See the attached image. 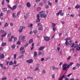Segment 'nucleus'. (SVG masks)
<instances>
[{
    "instance_id": "1",
    "label": "nucleus",
    "mask_w": 80,
    "mask_h": 80,
    "mask_svg": "<svg viewBox=\"0 0 80 80\" xmlns=\"http://www.w3.org/2000/svg\"><path fill=\"white\" fill-rule=\"evenodd\" d=\"M70 65L69 64H68L67 67V64H64L62 66L63 70H64V71H65V70H68V69H67V68H70Z\"/></svg>"
},
{
    "instance_id": "2",
    "label": "nucleus",
    "mask_w": 80,
    "mask_h": 80,
    "mask_svg": "<svg viewBox=\"0 0 80 80\" xmlns=\"http://www.w3.org/2000/svg\"><path fill=\"white\" fill-rule=\"evenodd\" d=\"M47 15L45 14V12L44 11H41L40 12V17L41 18H46Z\"/></svg>"
},
{
    "instance_id": "3",
    "label": "nucleus",
    "mask_w": 80,
    "mask_h": 80,
    "mask_svg": "<svg viewBox=\"0 0 80 80\" xmlns=\"http://www.w3.org/2000/svg\"><path fill=\"white\" fill-rule=\"evenodd\" d=\"M43 38L44 40H45V41H49L50 39V37L48 36H44Z\"/></svg>"
},
{
    "instance_id": "4",
    "label": "nucleus",
    "mask_w": 80,
    "mask_h": 80,
    "mask_svg": "<svg viewBox=\"0 0 80 80\" xmlns=\"http://www.w3.org/2000/svg\"><path fill=\"white\" fill-rule=\"evenodd\" d=\"M17 5H15L14 6H12V8H11V10H15L17 8Z\"/></svg>"
},
{
    "instance_id": "5",
    "label": "nucleus",
    "mask_w": 80,
    "mask_h": 80,
    "mask_svg": "<svg viewBox=\"0 0 80 80\" xmlns=\"http://www.w3.org/2000/svg\"><path fill=\"white\" fill-rule=\"evenodd\" d=\"M33 62V60L32 59H30L29 60H28L26 61V62L28 63H31Z\"/></svg>"
},
{
    "instance_id": "6",
    "label": "nucleus",
    "mask_w": 80,
    "mask_h": 80,
    "mask_svg": "<svg viewBox=\"0 0 80 80\" xmlns=\"http://www.w3.org/2000/svg\"><path fill=\"white\" fill-rule=\"evenodd\" d=\"M4 57H5V56L3 54H2L1 55L0 54V59H2V58H3Z\"/></svg>"
},
{
    "instance_id": "7",
    "label": "nucleus",
    "mask_w": 80,
    "mask_h": 80,
    "mask_svg": "<svg viewBox=\"0 0 80 80\" xmlns=\"http://www.w3.org/2000/svg\"><path fill=\"white\" fill-rule=\"evenodd\" d=\"M26 5L27 6V7L28 8L30 7V6H31V5L30 4V3L29 2H28L26 3Z\"/></svg>"
},
{
    "instance_id": "8",
    "label": "nucleus",
    "mask_w": 80,
    "mask_h": 80,
    "mask_svg": "<svg viewBox=\"0 0 80 80\" xmlns=\"http://www.w3.org/2000/svg\"><path fill=\"white\" fill-rule=\"evenodd\" d=\"M45 48V47L44 46H42L40 47L38 49L39 50H43Z\"/></svg>"
},
{
    "instance_id": "9",
    "label": "nucleus",
    "mask_w": 80,
    "mask_h": 80,
    "mask_svg": "<svg viewBox=\"0 0 80 80\" xmlns=\"http://www.w3.org/2000/svg\"><path fill=\"white\" fill-rule=\"evenodd\" d=\"M37 55V52L35 51L34 52V55L33 57L35 58L36 57V56Z\"/></svg>"
},
{
    "instance_id": "10",
    "label": "nucleus",
    "mask_w": 80,
    "mask_h": 80,
    "mask_svg": "<svg viewBox=\"0 0 80 80\" xmlns=\"http://www.w3.org/2000/svg\"><path fill=\"white\" fill-rule=\"evenodd\" d=\"M76 8H80V5L77 4L75 7Z\"/></svg>"
},
{
    "instance_id": "11",
    "label": "nucleus",
    "mask_w": 80,
    "mask_h": 80,
    "mask_svg": "<svg viewBox=\"0 0 80 80\" xmlns=\"http://www.w3.org/2000/svg\"><path fill=\"white\" fill-rule=\"evenodd\" d=\"M2 10L3 12H5V11H7V8H2Z\"/></svg>"
},
{
    "instance_id": "12",
    "label": "nucleus",
    "mask_w": 80,
    "mask_h": 80,
    "mask_svg": "<svg viewBox=\"0 0 80 80\" xmlns=\"http://www.w3.org/2000/svg\"><path fill=\"white\" fill-rule=\"evenodd\" d=\"M12 15L13 18H15V17L17 18V16H16V15H15V13H12Z\"/></svg>"
},
{
    "instance_id": "13",
    "label": "nucleus",
    "mask_w": 80,
    "mask_h": 80,
    "mask_svg": "<svg viewBox=\"0 0 80 80\" xmlns=\"http://www.w3.org/2000/svg\"><path fill=\"white\" fill-rule=\"evenodd\" d=\"M8 26V24L7 23H6L4 24V27H7Z\"/></svg>"
},
{
    "instance_id": "14",
    "label": "nucleus",
    "mask_w": 80,
    "mask_h": 80,
    "mask_svg": "<svg viewBox=\"0 0 80 80\" xmlns=\"http://www.w3.org/2000/svg\"><path fill=\"white\" fill-rule=\"evenodd\" d=\"M42 26H43L42 25V24H41V23H39L38 24V27H42Z\"/></svg>"
},
{
    "instance_id": "15",
    "label": "nucleus",
    "mask_w": 80,
    "mask_h": 80,
    "mask_svg": "<svg viewBox=\"0 0 80 80\" xmlns=\"http://www.w3.org/2000/svg\"><path fill=\"white\" fill-rule=\"evenodd\" d=\"M38 68L36 67L35 69H33V71H37V70H38Z\"/></svg>"
},
{
    "instance_id": "16",
    "label": "nucleus",
    "mask_w": 80,
    "mask_h": 80,
    "mask_svg": "<svg viewBox=\"0 0 80 80\" xmlns=\"http://www.w3.org/2000/svg\"><path fill=\"white\" fill-rule=\"evenodd\" d=\"M21 40H25V36H23L21 38Z\"/></svg>"
},
{
    "instance_id": "17",
    "label": "nucleus",
    "mask_w": 80,
    "mask_h": 80,
    "mask_svg": "<svg viewBox=\"0 0 80 80\" xmlns=\"http://www.w3.org/2000/svg\"><path fill=\"white\" fill-rule=\"evenodd\" d=\"M65 44L66 46H68V41H66L65 42Z\"/></svg>"
},
{
    "instance_id": "18",
    "label": "nucleus",
    "mask_w": 80,
    "mask_h": 80,
    "mask_svg": "<svg viewBox=\"0 0 80 80\" xmlns=\"http://www.w3.org/2000/svg\"><path fill=\"white\" fill-rule=\"evenodd\" d=\"M68 44H69V45H72V41L70 40L69 42H68Z\"/></svg>"
},
{
    "instance_id": "19",
    "label": "nucleus",
    "mask_w": 80,
    "mask_h": 80,
    "mask_svg": "<svg viewBox=\"0 0 80 80\" xmlns=\"http://www.w3.org/2000/svg\"><path fill=\"white\" fill-rule=\"evenodd\" d=\"M24 57V55L20 56L19 57V58H22Z\"/></svg>"
},
{
    "instance_id": "20",
    "label": "nucleus",
    "mask_w": 80,
    "mask_h": 80,
    "mask_svg": "<svg viewBox=\"0 0 80 80\" xmlns=\"http://www.w3.org/2000/svg\"><path fill=\"white\" fill-rule=\"evenodd\" d=\"M20 28L21 30H23V29H25V27L23 26H21L20 27Z\"/></svg>"
},
{
    "instance_id": "21",
    "label": "nucleus",
    "mask_w": 80,
    "mask_h": 80,
    "mask_svg": "<svg viewBox=\"0 0 80 80\" xmlns=\"http://www.w3.org/2000/svg\"><path fill=\"white\" fill-rule=\"evenodd\" d=\"M24 48L22 47L20 48L19 49V50H20V51H22V50H24Z\"/></svg>"
},
{
    "instance_id": "22",
    "label": "nucleus",
    "mask_w": 80,
    "mask_h": 80,
    "mask_svg": "<svg viewBox=\"0 0 80 80\" xmlns=\"http://www.w3.org/2000/svg\"><path fill=\"white\" fill-rule=\"evenodd\" d=\"M6 35H7V33H5L4 34L2 35H1L2 38H3V37H5Z\"/></svg>"
},
{
    "instance_id": "23",
    "label": "nucleus",
    "mask_w": 80,
    "mask_h": 80,
    "mask_svg": "<svg viewBox=\"0 0 80 80\" xmlns=\"http://www.w3.org/2000/svg\"><path fill=\"white\" fill-rule=\"evenodd\" d=\"M6 45H7V44H6V43H2L1 44V46L2 47H3V46H5Z\"/></svg>"
},
{
    "instance_id": "24",
    "label": "nucleus",
    "mask_w": 80,
    "mask_h": 80,
    "mask_svg": "<svg viewBox=\"0 0 80 80\" xmlns=\"http://www.w3.org/2000/svg\"><path fill=\"white\" fill-rule=\"evenodd\" d=\"M20 15V12H19L17 13V17H19Z\"/></svg>"
},
{
    "instance_id": "25",
    "label": "nucleus",
    "mask_w": 80,
    "mask_h": 80,
    "mask_svg": "<svg viewBox=\"0 0 80 80\" xmlns=\"http://www.w3.org/2000/svg\"><path fill=\"white\" fill-rule=\"evenodd\" d=\"M55 26H56V24H55L54 23H52V27L53 28H54Z\"/></svg>"
},
{
    "instance_id": "26",
    "label": "nucleus",
    "mask_w": 80,
    "mask_h": 80,
    "mask_svg": "<svg viewBox=\"0 0 80 80\" xmlns=\"http://www.w3.org/2000/svg\"><path fill=\"white\" fill-rule=\"evenodd\" d=\"M38 30H43V28L42 27H39L38 28Z\"/></svg>"
},
{
    "instance_id": "27",
    "label": "nucleus",
    "mask_w": 80,
    "mask_h": 80,
    "mask_svg": "<svg viewBox=\"0 0 80 80\" xmlns=\"http://www.w3.org/2000/svg\"><path fill=\"white\" fill-rule=\"evenodd\" d=\"M13 62L11 61L9 62V65H13Z\"/></svg>"
},
{
    "instance_id": "28",
    "label": "nucleus",
    "mask_w": 80,
    "mask_h": 80,
    "mask_svg": "<svg viewBox=\"0 0 80 80\" xmlns=\"http://www.w3.org/2000/svg\"><path fill=\"white\" fill-rule=\"evenodd\" d=\"M11 48H13V49L14 48H15V46L14 45H12L11 46Z\"/></svg>"
},
{
    "instance_id": "29",
    "label": "nucleus",
    "mask_w": 80,
    "mask_h": 80,
    "mask_svg": "<svg viewBox=\"0 0 80 80\" xmlns=\"http://www.w3.org/2000/svg\"><path fill=\"white\" fill-rule=\"evenodd\" d=\"M33 40L32 39L30 40V41L29 42V43H32V42H33Z\"/></svg>"
},
{
    "instance_id": "30",
    "label": "nucleus",
    "mask_w": 80,
    "mask_h": 80,
    "mask_svg": "<svg viewBox=\"0 0 80 80\" xmlns=\"http://www.w3.org/2000/svg\"><path fill=\"white\" fill-rule=\"evenodd\" d=\"M1 3L2 5H4V4H5V1L4 0H3L2 1Z\"/></svg>"
},
{
    "instance_id": "31",
    "label": "nucleus",
    "mask_w": 80,
    "mask_h": 80,
    "mask_svg": "<svg viewBox=\"0 0 80 80\" xmlns=\"http://www.w3.org/2000/svg\"><path fill=\"white\" fill-rule=\"evenodd\" d=\"M37 32V30H34L33 31V33H34V34H36Z\"/></svg>"
},
{
    "instance_id": "32",
    "label": "nucleus",
    "mask_w": 80,
    "mask_h": 80,
    "mask_svg": "<svg viewBox=\"0 0 80 80\" xmlns=\"http://www.w3.org/2000/svg\"><path fill=\"white\" fill-rule=\"evenodd\" d=\"M36 22H40V19H37V20H36Z\"/></svg>"
},
{
    "instance_id": "33",
    "label": "nucleus",
    "mask_w": 80,
    "mask_h": 80,
    "mask_svg": "<svg viewBox=\"0 0 80 80\" xmlns=\"http://www.w3.org/2000/svg\"><path fill=\"white\" fill-rule=\"evenodd\" d=\"M78 47V44H76L74 46V48H77V47Z\"/></svg>"
},
{
    "instance_id": "34",
    "label": "nucleus",
    "mask_w": 80,
    "mask_h": 80,
    "mask_svg": "<svg viewBox=\"0 0 80 80\" xmlns=\"http://www.w3.org/2000/svg\"><path fill=\"white\" fill-rule=\"evenodd\" d=\"M80 50V47H78L77 48H76V50H77L78 51V50Z\"/></svg>"
},
{
    "instance_id": "35",
    "label": "nucleus",
    "mask_w": 80,
    "mask_h": 80,
    "mask_svg": "<svg viewBox=\"0 0 80 80\" xmlns=\"http://www.w3.org/2000/svg\"><path fill=\"white\" fill-rule=\"evenodd\" d=\"M13 57H14V59H15V58H16V57H17V54H15L13 55Z\"/></svg>"
},
{
    "instance_id": "36",
    "label": "nucleus",
    "mask_w": 80,
    "mask_h": 80,
    "mask_svg": "<svg viewBox=\"0 0 80 80\" xmlns=\"http://www.w3.org/2000/svg\"><path fill=\"white\" fill-rule=\"evenodd\" d=\"M72 58V56H69L67 59V60H70V58Z\"/></svg>"
},
{
    "instance_id": "37",
    "label": "nucleus",
    "mask_w": 80,
    "mask_h": 80,
    "mask_svg": "<svg viewBox=\"0 0 80 80\" xmlns=\"http://www.w3.org/2000/svg\"><path fill=\"white\" fill-rule=\"evenodd\" d=\"M32 26H33V24H29L28 26V27H32Z\"/></svg>"
},
{
    "instance_id": "38",
    "label": "nucleus",
    "mask_w": 80,
    "mask_h": 80,
    "mask_svg": "<svg viewBox=\"0 0 80 80\" xmlns=\"http://www.w3.org/2000/svg\"><path fill=\"white\" fill-rule=\"evenodd\" d=\"M42 52H41L40 51H39L38 52V55H42Z\"/></svg>"
},
{
    "instance_id": "39",
    "label": "nucleus",
    "mask_w": 80,
    "mask_h": 80,
    "mask_svg": "<svg viewBox=\"0 0 80 80\" xmlns=\"http://www.w3.org/2000/svg\"><path fill=\"white\" fill-rule=\"evenodd\" d=\"M7 79V77H5V78H2V80H6Z\"/></svg>"
},
{
    "instance_id": "40",
    "label": "nucleus",
    "mask_w": 80,
    "mask_h": 80,
    "mask_svg": "<svg viewBox=\"0 0 80 80\" xmlns=\"http://www.w3.org/2000/svg\"><path fill=\"white\" fill-rule=\"evenodd\" d=\"M17 44L18 45H20V44H21V42L20 41H18L17 42Z\"/></svg>"
},
{
    "instance_id": "41",
    "label": "nucleus",
    "mask_w": 80,
    "mask_h": 80,
    "mask_svg": "<svg viewBox=\"0 0 80 80\" xmlns=\"http://www.w3.org/2000/svg\"><path fill=\"white\" fill-rule=\"evenodd\" d=\"M8 40L9 42H12V38H9L8 39Z\"/></svg>"
},
{
    "instance_id": "42",
    "label": "nucleus",
    "mask_w": 80,
    "mask_h": 80,
    "mask_svg": "<svg viewBox=\"0 0 80 80\" xmlns=\"http://www.w3.org/2000/svg\"><path fill=\"white\" fill-rule=\"evenodd\" d=\"M12 33L11 32H9L8 34L7 35V37H8L10 35H11Z\"/></svg>"
},
{
    "instance_id": "43",
    "label": "nucleus",
    "mask_w": 80,
    "mask_h": 80,
    "mask_svg": "<svg viewBox=\"0 0 80 80\" xmlns=\"http://www.w3.org/2000/svg\"><path fill=\"white\" fill-rule=\"evenodd\" d=\"M69 65L70 66H72V65H73V62H70L69 64Z\"/></svg>"
},
{
    "instance_id": "44",
    "label": "nucleus",
    "mask_w": 80,
    "mask_h": 80,
    "mask_svg": "<svg viewBox=\"0 0 80 80\" xmlns=\"http://www.w3.org/2000/svg\"><path fill=\"white\" fill-rule=\"evenodd\" d=\"M13 62L15 65H16V64H17V61H16V60H14V61Z\"/></svg>"
},
{
    "instance_id": "45",
    "label": "nucleus",
    "mask_w": 80,
    "mask_h": 80,
    "mask_svg": "<svg viewBox=\"0 0 80 80\" xmlns=\"http://www.w3.org/2000/svg\"><path fill=\"white\" fill-rule=\"evenodd\" d=\"M37 19L40 18V16L39 15V14H38L37 15Z\"/></svg>"
},
{
    "instance_id": "46",
    "label": "nucleus",
    "mask_w": 80,
    "mask_h": 80,
    "mask_svg": "<svg viewBox=\"0 0 80 80\" xmlns=\"http://www.w3.org/2000/svg\"><path fill=\"white\" fill-rule=\"evenodd\" d=\"M53 31H54V32H55V30H57V29H56V28H53V29H52Z\"/></svg>"
},
{
    "instance_id": "47",
    "label": "nucleus",
    "mask_w": 80,
    "mask_h": 80,
    "mask_svg": "<svg viewBox=\"0 0 80 80\" xmlns=\"http://www.w3.org/2000/svg\"><path fill=\"white\" fill-rule=\"evenodd\" d=\"M25 52V51H23L21 52V54H24Z\"/></svg>"
},
{
    "instance_id": "48",
    "label": "nucleus",
    "mask_w": 80,
    "mask_h": 80,
    "mask_svg": "<svg viewBox=\"0 0 80 80\" xmlns=\"http://www.w3.org/2000/svg\"><path fill=\"white\" fill-rule=\"evenodd\" d=\"M22 31H23V30L21 29L18 30V32H19V33H21V32H22Z\"/></svg>"
},
{
    "instance_id": "49",
    "label": "nucleus",
    "mask_w": 80,
    "mask_h": 80,
    "mask_svg": "<svg viewBox=\"0 0 80 80\" xmlns=\"http://www.w3.org/2000/svg\"><path fill=\"white\" fill-rule=\"evenodd\" d=\"M1 33H5V31H4L3 30H1Z\"/></svg>"
},
{
    "instance_id": "50",
    "label": "nucleus",
    "mask_w": 80,
    "mask_h": 80,
    "mask_svg": "<svg viewBox=\"0 0 80 80\" xmlns=\"http://www.w3.org/2000/svg\"><path fill=\"white\" fill-rule=\"evenodd\" d=\"M0 67H1V68H3V65L2 64H0Z\"/></svg>"
},
{
    "instance_id": "51",
    "label": "nucleus",
    "mask_w": 80,
    "mask_h": 80,
    "mask_svg": "<svg viewBox=\"0 0 80 80\" xmlns=\"http://www.w3.org/2000/svg\"><path fill=\"white\" fill-rule=\"evenodd\" d=\"M45 8H49V7H48V5H45Z\"/></svg>"
},
{
    "instance_id": "52",
    "label": "nucleus",
    "mask_w": 80,
    "mask_h": 80,
    "mask_svg": "<svg viewBox=\"0 0 80 80\" xmlns=\"http://www.w3.org/2000/svg\"><path fill=\"white\" fill-rule=\"evenodd\" d=\"M2 68L3 69H5V70H7V68H6V67H3Z\"/></svg>"
},
{
    "instance_id": "53",
    "label": "nucleus",
    "mask_w": 80,
    "mask_h": 80,
    "mask_svg": "<svg viewBox=\"0 0 80 80\" xmlns=\"http://www.w3.org/2000/svg\"><path fill=\"white\" fill-rule=\"evenodd\" d=\"M26 14L27 16H29V15H30V14L28 12L26 13Z\"/></svg>"
},
{
    "instance_id": "54",
    "label": "nucleus",
    "mask_w": 80,
    "mask_h": 80,
    "mask_svg": "<svg viewBox=\"0 0 80 80\" xmlns=\"http://www.w3.org/2000/svg\"><path fill=\"white\" fill-rule=\"evenodd\" d=\"M75 45V44L74 43H73L72 44V45H71V47L72 48H73V47H74V45Z\"/></svg>"
},
{
    "instance_id": "55",
    "label": "nucleus",
    "mask_w": 80,
    "mask_h": 80,
    "mask_svg": "<svg viewBox=\"0 0 80 80\" xmlns=\"http://www.w3.org/2000/svg\"><path fill=\"white\" fill-rule=\"evenodd\" d=\"M77 67H80V64L79 63H77L76 64Z\"/></svg>"
},
{
    "instance_id": "56",
    "label": "nucleus",
    "mask_w": 80,
    "mask_h": 80,
    "mask_svg": "<svg viewBox=\"0 0 80 80\" xmlns=\"http://www.w3.org/2000/svg\"><path fill=\"white\" fill-rule=\"evenodd\" d=\"M45 70H43L42 71V72L43 73H45Z\"/></svg>"
},
{
    "instance_id": "57",
    "label": "nucleus",
    "mask_w": 80,
    "mask_h": 80,
    "mask_svg": "<svg viewBox=\"0 0 80 80\" xmlns=\"http://www.w3.org/2000/svg\"><path fill=\"white\" fill-rule=\"evenodd\" d=\"M52 77L53 78H55V74H53Z\"/></svg>"
},
{
    "instance_id": "58",
    "label": "nucleus",
    "mask_w": 80,
    "mask_h": 80,
    "mask_svg": "<svg viewBox=\"0 0 80 80\" xmlns=\"http://www.w3.org/2000/svg\"><path fill=\"white\" fill-rule=\"evenodd\" d=\"M75 28H78V26H77V24H76L75 25Z\"/></svg>"
},
{
    "instance_id": "59",
    "label": "nucleus",
    "mask_w": 80,
    "mask_h": 80,
    "mask_svg": "<svg viewBox=\"0 0 80 80\" xmlns=\"http://www.w3.org/2000/svg\"><path fill=\"white\" fill-rule=\"evenodd\" d=\"M71 75H72V73H71V74H69L68 76L67 77H70Z\"/></svg>"
},
{
    "instance_id": "60",
    "label": "nucleus",
    "mask_w": 80,
    "mask_h": 80,
    "mask_svg": "<svg viewBox=\"0 0 80 80\" xmlns=\"http://www.w3.org/2000/svg\"><path fill=\"white\" fill-rule=\"evenodd\" d=\"M70 16L72 17H74V16L73 14H71L70 15Z\"/></svg>"
},
{
    "instance_id": "61",
    "label": "nucleus",
    "mask_w": 80,
    "mask_h": 80,
    "mask_svg": "<svg viewBox=\"0 0 80 80\" xmlns=\"http://www.w3.org/2000/svg\"><path fill=\"white\" fill-rule=\"evenodd\" d=\"M57 49L58 51H59V50L60 49V48L59 47H58L57 48Z\"/></svg>"
},
{
    "instance_id": "62",
    "label": "nucleus",
    "mask_w": 80,
    "mask_h": 80,
    "mask_svg": "<svg viewBox=\"0 0 80 80\" xmlns=\"http://www.w3.org/2000/svg\"><path fill=\"white\" fill-rule=\"evenodd\" d=\"M41 8H38L37 9V10L38 11H39V10H41Z\"/></svg>"
},
{
    "instance_id": "63",
    "label": "nucleus",
    "mask_w": 80,
    "mask_h": 80,
    "mask_svg": "<svg viewBox=\"0 0 80 80\" xmlns=\"http://www.w3.org/2000/svg\"><path fill=\"white\" fill-rule=\"evenodd\" d=\"M62 10H61L60 11H59L58 13H62Z\"/></svg>"
},
{
    "instance_id": "64",
    "label": "nucleus",
    "mask_w": 80,
    "mask_h": 80,
    "mask_svg": "<svg viewBox=\"0 0 80 80\" xmlns=\"http://www.w3.org/2000/svg\"><path fill=\"white\" fill-rule=\"evenodd\" d=\"M33 48H34V47H32L31 48V50H33Z\"/></svg>"
}]
</instances>
